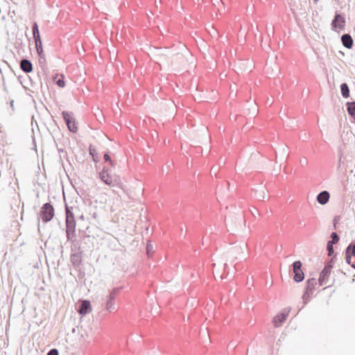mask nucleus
Masks as SVG:
<instances>
[{"mask_svg": "<svg viewBox=\"0 0 355 355\" xmlns=\"http://www.w3.org/2000/svg\"><path fill=\"white\" fill-rule=\"evenodd\" d=\"M105 308L110 312H112V311L115 310L114 300H107Z\"/></svg>", "mask_w": 355, "mask_h": 355, "instance_id": "nucleus-22", "label": "nucleus"}, {"mask_svg": "<svg viewBox=\"0 0 355 355\" xmlns=\"http://www.w3.org/2000/svg\"><path fill=\"white\" fill-rule=\"evenodd\" d=\"M248 110V114L252 117L255 116L258 114V107L255 101L250 103Z\"/></svg>", "mask_w": 355, "mask_h": 355, "instance_id": "nucleus-15", "label": "nucleus"}, {"mask_svg": "<svg viewBox=\"0 0 355 355\" xmlns=\"http://www.w3.org/2000/svg\"><path fill=\"white\" fill-rule=\"evenodd\" d=\"M346 250L347 253L350 252L352 256L355 257V242L349 243Z\"/></svg>", "mask_w": 355, "mask_h": 355, "instance_id": "nucleus-24", "label": "nucleus"}, {"mask_svg": "<svg viewBox=\"0 0 355 355\" xmlns=\"http://www.w3.org/2000/svg\"><path fill=\"white\" fill-rule=\"evenodd\" d=\"M218 171V168H215L214 166L212 167V168L211 169V173H214L215 176L216 175V173Z\"/></svg>", "mask_w": 355, "mask_h": 355, "instance_id": "nucleus-38", "label": "nucleus"}, {"mask_svg": "<svg viewBox=\"0 0 355 355\" xmlns=\"http://www.w3.org/2000/svg\"><path fill=\"white\" fill-rule=\"evenodd\" d=\"M20 68L23 71L28 73L33 71V64L29 60L24 58L20 62Z\"/></svg>", "mask_w": 355, "mask_h": 355, "instance_id": "nucleus-11", "label": "nucleus"}, {"mask_svg": "<svg viewBox=\"0 0 355 355\" xmlns=\"http://www.w3.org/2000/svg\"><path fill=\"white\" fill-rule=\"evenodd\" d=\"M216 263H214L213 264V267H214V277L215 279H216L217 278H219L220 279H223V275H220L219 272H216Z\"/></svg>", "mask_w": 355, "mask_h": 355, "instance_id": "nucleus-33", "label": "nucleus"}, {"mask_svg": "<svg viewBox=\"0 0 355 355\" xmlns=\"http://www.w3.org/2000/svg\"><path fill=\"white\" fill-rule=\"evenodd\" d=\"M92 311L91 304L89 300H83L79 306L78 313L85 315Z\"/></svg>", "mask_w": 355, "mask_h": 355, "instance_id": "nucleus-9", "label": "nucleus"}, {"mask_svg": "<svg viewBox=\"0 0 355 355\" xmlns=\"http://www.w3.org/2000/svg\"><path fill=\"white\" fill-rule=\"evenodd\" d=\"M35 49L38 55H44L42 40L35 41Z\"/></svg>", "mask_w": 355, "mask_h": 355, "instance_id": "nucleus-21", "label": "nucleus"}, {"mask_svg": "<svg viewBox=\"0 0 355 355\" xmlns=\"http://www.w3.org/2000/svg\"><path fill=\"white\" fill-rule=\"evenodd\" d=\"M2 73V71H1V69H0V73Z\"/></svg>", "mask_w": 355, "mask_h": 355, "instance_id": "nucleus-47", "label": "nucleus"}, {"mask_svg": "<svg viewBox=\"0 0 355 355\" xmlns=\"http://www.w3.org/2000/svg\"><path fill=\"white\" fill-rule=\"evenodd\" d=\"M119 291V288L112 289L110 293L107 300H114L116 295L118 294Z\"/></svg>", "mask_w": 355, "mask_h": 355, "instance_id": "nucleus-23", "label": "nucleus"}, {"mask_svg": "<svg viewBox=\"0 0 355 355\" xmlns=\"http://www.w3.org/2000/svg\"><path fill=\"white\" fill-rule=\"evenodd\" d=\"M340 92L343 98H347L349 97V88L346 83L340 85Z\"/></svg>", "mask_w": 355, "mask_h": 355, "instance_id": "nucleus-16", "label": "nucleus"}, {"mask_svg": "<svg viewBox=\"0 0 355 355\" xmlns=\"http://www.w3.org/2000/svg\"><path fill=\"white\" fill-rule=\"evenodd\" d=\"M352 200H355V196H352Z\"/></svg>", "mask_w": 355, "mask_h": 355, "instance_id": "nucleus-44", "label": "nucleus"}, {"mask_svg": "<svg viewBox=\"0 0 355 355\" xmlns=\"http://www.w3.org/2000/svg\"><path fill=\"white\" fill-rule=\"evenodd\" d=\"M153 252V246L150 242H148L146 244V253H147L148 256L150 257L152 255Z\"/></svg>", "mask_w": 355, "mask_h": 355, "instance_id": "nucleus-29", "label": "nucleus"}, {"mask_svg": "<svg viewBox=\"0 0 355 355\" xmlns=\"http://www.w3.org/2000/svg\"><path fill=\"white\" fill-rule=\"evenodd\" d=\"M341 158H342V155L340 154V157H339V160H338V167H337V168H338V169H339V168H340V165H341Z\"/></svg>", "mask_w": 355, "mask_h": 355, "instance_id": "nucleus-40", "label": "nucleus"}, {"mask_svg": "<svg viewBox=\"0 0 355 355\" xmlns=\"http://www.w3.org/2000/svg\"><path fill=\"white\" fill-rule=\"evenodd\" d=\"M337 221H338V218H337V217H335L334 219V229H336Z\"/></svg>", "mask_w": 355, "mask_h": 355, "instance_id": "nucleus-39", "label": "nucleus"}, {"mask_svg": "<svg viewBox=\"0 0 355 355\" xmlns=\"http://www.w3.org/2000/svg\"><path fill=\"white\" fill-rule=\"evenodd\" d=\"M38 56H39V58H38L39 64L41 66V67H44L46 64L45 55L44 54V55H40Z\"/></svg>", "mask_w": 355, "mask_h": 355, "instance_id": "nucleus-30", "label": "nucleus"}, {"mask_svg": "<svg viewBox=\"0 0 355 355\" xmlns=\"http://www.w3.org/2000/svg\"><path fill=\"white\" fill-rule=\"evenodd\" d=\"M70 241L72 243V247H71L72 251L80 252L79 251L80 246L78 245V241L75 239V237L73 239V241Z\"/></svg>", "mask_w": 355, "mask_h": 355, "instance_id": "nucleus-25", "label": "nucleus"}, {"mask_svg": "<svg viewBox=\"0 0 355 355\" xmlns=\"http://www.w3.org/2000/svg\"><path fill=\"white\" fill-rule=\"evenodd\" d=\"M293 270L294 272L293 279L296 282H301L304 279V274L302 270V262L300 261H295L293 263Z\"/></svg>", "mask_w": 355, "mask_h": 355, "instance_id": "nucleus-6", "label": "nucleus"}, {"mask_svg": "<svg viewBox=\"0 0 355 355\" xmlns=\"http://www.w3.org/2000/svg\"><path fill=\"white\" fill-rule=\"evenodd\" d=\"M10 106H11V107H12V110H13V109H14V101H13V100H12V101H10Z\"/></svg>", "mask_w": 355, "mask_h": 355, "instance_id": "nucleus-42", "label": "nucleus"}, {"mask_svg": "<svg viewBox=\"0 0 355 355\" xmlns=\"http://www.w3.org/2000/svg\"><path fill=\"white\" fill-rule=\"evenodd\" d=\"M104 157V159H105V162H109L111 166H114V163L113 162V161L111 159V157L109 155L108 153H105L103 156Z\"/></svg>", "mask_w": 355, "mask_h": 355, "instance_id": "nucleus-31", "label": "nucleus"}, {"mask_svg": "<svg viewBox=\"0 0 355 355\" xmlns=\"http://www.w3.org/2000/svg\"><path fill=\"white\" fill-rule=\"evenodd\" d=\"M81 252H74L71 255V262L74 266H78L82 261Z\"/></svg>", "mask_w": 355, "mask_h": 355, "instance_id": "nucleus-12", "label": "nucleus"}, {"mask_svg": "<svg viewBox=\"0 0 355 355\" xmlns=\"http://www.w3.org/2000/svg\"><path fill=\"white\" fill-rule=\"evenodd\" d=\"M241 248L240 246H235L234 248H232V251L231 252L232 253H236V252H239L240 251H241Z\"/></svg>", "mask_w": 355, "mask_h": 355, "instance_id": "nucleus-35", "label": "nucleus"}, {"mask_svg": "<svg viewBox=\"0 0 355 355\" xmlns=\"http://www.w3.org/2000/svg\"><path fill=\"white\" fill-rule=\"evenodd\" d=\"M64 202H66V201H64ZM71 209H72V207H70L67 203H65L66 220H67V218L69 219L71 218L72 219H75L73 214L71 211Z\"/></svg>", "mask_w": 355, "mask_h": 355, "instance_id": "nucleus-19", "label": "nucleus"}, {"mask_svg": "<svg viewBox=\"0 0 355 355\" xmlns=\"http://www.w3.org/2000/svg\"><path fill=\"white\" fill-rule=\"evenodd\" d=\"M46 355H59V352L57 349H51Z\"/></svg>", "mask_w": 355, "mask_h": 355, "instance_id": "nucleus-34", "label": "nucleus"}, {"mask_svg": "<svg viewBox=\"0 0 355 355\" xmlns=\"http://www.w3.org/2000/svg\"><path fill=\"white\" fill-rule=\"evenodd\" d=\"M288 316V313H281L276 315L273 319L274 325L276 327L281 326L282 323L284 322Z\"/></svg>", "mask_w": 355, "mask_h": 355, "instance_id": "nucleus-13", "label": "nucleus"}, {"mask_svg": "<svg viewBox=\"0 0 355 355\" xmlns=\"http://www.w3.org/2000/svg\"><path fill=\"white\" fill-rule=\"evenodd\" d=\"M63 199L65 200L64 194L63 193Z\"/></svg>", "mask_w": 355, "mask_h": 355, "instance_id": "nucleus-45", "label": "nucleus"}, {"mask_svg": "<svg viewBox=\"0 0 355 355\" xmlns=\"http://www.w3.org/2000/svg\"><path fill=\"white\" fill-rule=\"evenodd\" d=\"M282 155H285L286 157L288 155V149L287 146H284L282 148Z\"/></svg>", "mask_w": 355, "mask_h": 355, "instance_id": "nucleus-36", "label": "nucleus"}, {"mask_svg": "<svg viewBox=\"0 0 355 355\" xmlns=\"http://www.w3.org/2000/svg\"><path fill=\"white\" fill-rule=\"evenodd\" d=\"M346 106L349 115L354 119L355 122V101L347 102L346 103Z\"/></svg>", "mask_w": 355, "mask_h": 355, "instance_id": "nucleus-14", "label": "nucleus"}, {"mask_svg": "<svg viewBox=\"0 0 355 355\" xmlns=\"http://www.w3.org/2000/svg\"><path fill=\"white\" fill-rule=\"evenodd\" d=\"M55 83L59 87H61V88L64 87L65 86V83L64 80V76L62 75L60 78L55 80Z\"/></svg>", "mask_w": 355, "mask_h": 355, "instance_id": "nucleus-28", "label": "nucleus"}, {"mask_svg": "<svg viewBox=\"0 0 355 355\" xmlns=\"http://www.w3.org/2000/svg\"><path fill=\"white\" fill-rule=\"evenodd\" d=\"M351 266H352L354 269H355V263L352 264V265H351Z\"/></svg>", "mask_w": 355, "mask_h": 355, "instance_id": "nucleus-43", "label": "nucleus"}, {"mask_svg": "<svg viewBox=\"0 0 355 355\" xmlns=\"http://www.w3.org/2000/svg\"><path fill=\"white\" fill-rule=\"evenodd\" d=\"M62 115L63 119L67 126L68 130L73 133H76L78 131V126L75 121V119L73 116V114L71 112H69L67 111H62Z\"/></svg>", "mask_w": 355, "mask_h": 355, "instance_id": "nucleus-2", "label": "nucleus"}, {"mask_svg": "<svg viewBox=\"0 0 355 355\" xmlns=\"http://www.w3.org/2000/svg\"><path fill=\"white\" fill-rule=\"evenodd\" d=\"M352 254H350V252H347V250L345 249V261L346 263L349 265H352L351 260H352Z\"/></svg>", "mask_w": 355, "mask_h": 355, "instance_id": "nucleus-32", "label": "nucleus"}, {"mask_svg": "<svg viewBox=\"0 0 355 355\" xmlns=\"http://www.w3.org/2000/svg\"><path fill=\"white\" fill-rule=\"evenodd\" d=\"M317 282L315 278H310L306 281V290L302 295V299L304 304H306L309 300V297L311 295L313 294Z\"/></svg>", "mask_w": 355, "mask_h": 355, "instance_id": "nucleus-5", "label": "nucleus"}, {"mask_svg": "<svg viewBox=\"0 0 355 355\" xmlns=\"http://www.w3.org/2000/svg\"><path fill=\"white\" fill-rule=\"evenodd\" d=\"M315 3L318 2L319 0H313Z\"/></svg>", "mask_w": 355, "mask_h": 355, "instance_id": "nucleus-46", "label": "nucleus"}, {"mask_svg": "<svg viewBox=\"0 0 355 355\" xmlns=\"http://www.w3.org/2000/svg\"><path fill=\"white\" fill-rule=\"evenodd\" d=\"M300 164L302 167L306 166L308 164V160L306 158L304 157L300 159Z\"/></svg>", "mask_w": 355, "mask_h": 355, "instance_id": "nucleus-37", "label": "nucleus"}, {"mask_svg": "<svg viewBox=\"0 0 355 355\" xmlns=\"http://www.w3.org/2000/svg\"><path fill=\"white\" fill-rule=\"evenodd\" d=\"M331 240L329 241L331 242L333 244H336L339 241V236L336 232H332L330 236Z\"/></svg>", "mask_w": 355, "mask_h": 355, "instance_id": "nucleus-27", "label": "nucleus"}, {"mask_svg": "<svg viewBox=\"0 0 355 355\" xmlns=\"http://www.w3.org/2000/svg\"><path fill=\"white\" fill-rule=\"evenodd\" d=\"M332 267H333V265H332L331 261L328 262L324 266V268L322 269V270L321 271V272L320 274L318 283H319L320 286H326L324 287V288L329 286V285L327 286V284L329 282V277L331 274V270Z\"/></svg>", "mask_w": 355, "mask_h": 355, "instance_id": "nucleus-1", "label": "nucleus"}, {"mask_svg": "<svg viewBox=\"0 0 355 355\" xmlns=\"http://www.w3.org/2000/svg\"><path fill=\"white\" fill-rule=\"evenodd\" d=\"M99 178L103 182L110 186H114L117 183V179L111 175L107 166H104L102 171L99 173Z\"/></svg>", "mask_w": 355, "mask_h": 355, "instance_id": "nucleus-4", "label": "nucleus"}, {"mask_svg": "<svg viewBox=\"0 0 355 355\" xmlns=\"http://www.w3.org/2000/svg\"><path fill=\"white\" fill-rule=\"evenodd\" d=\"M320 204L324 205L327 204L329 201H318Z\"/></svg>", "mask_w": 355, "mask_h": 355, "instance_id": "nucleus-41", "label": "nucleus"}, {"mask_svg": "<svg viewBox=\"0 0 355 355\" xmlns=\"http://www.w3.org/2000/svg\"><path fill=\"white\" fill-rule=\"evenodd\" d=\"M54 216V208L50 202L45 203L40 211V217L43 222L50 221Z\"/></svg>", "mask_w": 355, "mask_h": 355, "instance_id": "nucleus-3", "label": "nucleus"}, {"mask_svg": "<svg viewBox=\"0 0 355 355\" xmlns=\"http://www.w3.org/2000/svg\"><path fill=\"white\" fill-rule=\"evenodd\" d=\"M341 42L343 45L348 49H352L354 44L353 39L348 33L343 34L341 36Z\"/></svg>", "mask_w": 355, "mask_h": 355, "instance_id": "nucleus-10", "label": "nucleus"}, {"mask_svg": "<svg viewBox=\"0 0 355 355\" xmlns=\"http://www.w3.org/2000/svg\"><path fill=\"white\" fill-rule=\"evenodd\" d=\"M352 189H355V185L352 187Z\"/></svg>", "mask_w": 355, "mask_h": 355, "instance_id": "nucleus-48", "label": "nucleus"}, {"mask_svg": "<svg viewBox=\"0 0 355 355\" xmlns=\"http://www.w3.org/2000/svg\"><path fill=\"white\" fill-rule=\"evenodd\" d=\"M330 198V193L328 191H322L320 193H319L315 200H329Z\"/></svg>", "mask_w": 355, "mask_h": 355, "instance_id": "nucleus-18", "label": "nucleus"}, {"mask_svg": "<svg viewBox=\"0 0 355 355\" xmlns=\"http://www.w3.org/2000/svg\"><path fill=\"white\" fill-rule=\"evenodd\" d=\"M334 245L331 242H330L329 241L327 242V250L328 251V255L329 257L332 256V254H334Z\"/></svg>", "mask_w": 355, "mask_h": 355, "instance_id": "nucleus-26", "label": "nucleus"}, {"mask_svg": "<svg viewBox=\"0 0 355 355\" xmlns=\"http://www.w3.org/2000/svg\"><path fill=\"white\" fill-rule=\"evenodd\" d=\"M33 36L35 41L41 40V37L39 31V26L37 22H33L32 26Z\"/></svg>", "mask_w": 355, "mask_h": 355, "instance_id": "nucleus-17", "label": "nucleus"}, {"mask_svg": "<svg viewBox=\"0 0 355 355\" xmlns=\"http://www.w3.org/2000/svg\"><path fill=\"white\" fill-rule=\"evenodd\" d=\"M76 220L71 218L66 220V234L67 241H73L75 237Z\"/></svg>", "mask_w": 355, "mask_h": 355, "instance_id": "nucleus-7", "label": "nucleus"}, {"mask_svg": "<svg viewBox=\"0 0 355 355\" xmlns=\"http://www.w3.org/2000/svg\"><path fill=\"white\" fill-rule=\"evenodd\" d=\"M345 26V17L340 14L336 13L334 19L331 21V27L333 30L337 28L343 29Z\"/></svg>", "mask_w": 355, "mask_h": 355, "instance_id": "nucleus-8", "label": "nucleus"}, {"mask_svg": "<svg viewBox=\"0 0 355 355\" xmlns=\"http://www.w3.org/2000/svg\"><path fill=\"white\" fill-rule=\"evenodd\" d=\"M89 155L92 157L93 161L96 163L98 162L99 159L96 149L90 146L89 148Z\"/></svg>", "mask_w": 355, "mask_h": 355, "instance_id": "nucleus-20", "label": "nucleus"}]
</instances>
